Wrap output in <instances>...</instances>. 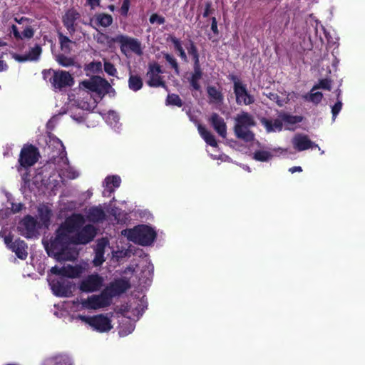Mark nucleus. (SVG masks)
<instances>
[{
    "mask_svg": "<svg viewBox=\"0 0 365 365\" xmlns=\"http://www.w3.org/2000/svg\"><path fill=\"white\" fill-rule=\"evenodd\" d=\"M84 217L74 214L68 217L56 231V236L45 245L49 256L58 261L73 260L78 256L75 247L78 244H87L96 236V229L92 225H86Z\"/></svg>",
    "mask_w": 365,
    "mask_h": 365,
    "instance_id": "f257e3e1",
    "label": "nucleus"
},
{
    "mask_svg": "<svg viewBox=\"0 0 365 365\" xmlns=\"http://www.w3.org/2000/svg\"><path fill=\"white\" fill-rule=\"evenodd\" d=\"M130 287L128 281L125 279L115 280L110 283L101 294H93L87 299L73 302L78 310L81 309H99L110 304L112 298L124 292Z\"/></svg>",
    "mask_w": 365,
    "mask_h": 365,
    "instance_id": "f03ea898",
    "label": "nucleus"
},
{
    "mask_svg": "<svg viewBox=\"0 0 365 365\" xmlns=\"http://www.w3.org/2000/svg\"><path fill=\"white\" fill-rule=\"evenodd\" d=\"M234 131L238 138L247 142L252 141L255 139L254 133L250 128L255 125L254 117L247 112H240L234 118Z\"/></svg>",
    "mask_w": 365,
    "mask_h": 365,
    "instance_id": "7ed1b4c3",
    "label": "nucleus"
},
{
    "mask_svg": "<svg viewBox=\"0 0 365 365\" xmlns=\"http://www.w3.org/2000/svg\"><path fill=\"white\" fill-rule=\"evenodd\" d=\"M121 234L128 240L143 246L151 245L155 239V230L148 225H138L133 229L123 230Z\"/></svg>",
    "mask_w": 365,
    "mask_h": 365,
    "instance_id": "20e7f679",
    "label": "nucleus"
},
{
    "mask_svg": "<svg viewBox=\"0 0 365 365\" xmlns=\"http://www.w3.org/2000/svg\"><path fill=\"white\" fill-rule=\"evenodd\" d=\"M49 284L53 294L60 297H71L75 289L74 282L59 275L51 278Z\"/></svg>",
    "mask_w": 365,
    "mask_h": 365,
    "instance_id": "39448f33",
    "label": "nucleus"
},
{
    "mask_svg": "<svg viewBox=\"0 0 365 365\" xmlns=\"http://www.w3.org/2000/svg\"><path fill=\"white\" fill-rule=\"evenodd\" d=\"M115 41L120 44L121 51L127 56L132 53L137 56H141L143 53L142 44L136 38L125 35H118L115 38Z\"/></svg>",
    "mask_w": 365,
    "mask_h": 365,
    "instance_id": "423d86ee",
    "label": "nucleus"
},
{
    "mask_svg": "<svg viewBox=\"0 0 365 365\" xmlns=\"http://www.w3.org/2000/svg\"><path fill=\"white\" fill-rule=\"evenodd\" d=\"M88 268L87 262H83L79 264L72 266L70 264L62 267L54 266L51 269V272L55 275H59L63 278H78Z\"/></svg>",
    "mask_w": 365,
    "mask_h": 365,
    "instance_id": "0eeeda50",
    "label": "nucleus"
},
{
    "mask_svg": "<svg viewBox=\"0 0 365 365\" xmlns=\"http://www.w3.org/2000/svg\"><path fill=\"white\" fill-rule=\"evenodd\" d=\"M39 153L36 147L25 145L20 153L19 163L21 167L27 168L34 165L38 160Z\"/></svg>",
    "mask_w": 365,
    "mask_h": 365,
    "instance_id": "6e6552de",
    "label": "nucleus"
},
{
    "mask_svg": "<svg viewBox=\"0 0 365 365\" xmlns=\"http://www.w3.org/2000/svg\"><path fill=\"white\" fill-rule=\"evenodd\" d=\"M104 283L103 277L98 274L87 276L79 284L78 288L83 292H94L100 290Z\"/></svg>",
    "mask_w": 365,
    "mask_h": 365,
    "instance_id": "1a4fd4ad",
    "label": "nucleus"
},
{
    "mask_svg": "<svg viewBox=\"0 0 365 365\" xmlns=\"http://www.w3.org/2000/svg\"><path fill=\"white\" fill-rule=\"evenodd\" d=\"M86 88L99 95H105L110 88V84L101 77L95 76L81 83Z\"/></svg>",
    "mask_w": 365,
    "mask_h": 365,
    "instance_id": "9d476101",
    "label": "nucleus"
},
{
    "mask_svg": "<svg viewBox=\"0 0 365 365\" xmlns=\"http://www.w3.org/2000/svg\"><path fill=\"white\" fill-rule=\"evenodd\" d=\"M51 83L55 88L61 89L66 86H71L74 81L71 75L65 71H53Z\"/></svg>",
    "mask_w": 365,
    "mask_h": 365,
    "instance_id": "9b49d317",
    "label": "nucleus"
},
{
    "mask_svg": "<svg viewBox=\"0 0 365 365\" xmlns=\"http://www.w3.org/2000/svg\"><path fill=\"white\" fill-rule=\"evenodd\" d=\"M292 144L293 148L299 152L313 148H318L322 154H324V150H321L318 145L312 142L309 138L304 134L298 133L294 135L292 139Z\"/></svg>",
    "mask_w": 365,
    "mask_h": 365,
    "instance_id": "f8f14e48",
    "label": "nucleus"
},
{
    "mask_svg": "<svg viewBox=\"0 0 365 365\" xmlns=\"http://www.w3.org/2000/svg\"><path fill=\"white\" fill-rule=\"evenodd\" d=\"M234 91L237 104L250 105L254 98L248 93L245 86L237 78H234Z\"/></svg>",
    "mask_w": 365,
    "mask_h": 365,
    "instance_id": "ddd939ff",
    "label": "nucleus"
},
{
    "mask_svg": "<svg viewBox=\"0 0 365 365\" xmlns=\"http://www.w3.org/2000/svg\"><path fill=\"white\" fill-rule=\"evenodd\" d=\"M4 240L6 246L15 252L19 258L25 259L27 257V245L24 241L16 240L12 242V239L10 236H5Z\"/></svg>",
    "mask_w": 365,
    "mask_h": 365,
    "instance_id": "4468645a",
    "label": "nucleus"
},
{
    "mask_svg": "<svg viewBox=\"0 0 365 365\" xmlns=\"http://www.w3.org/2000/svg\"><path fill=\"white\" fill-rule=\"evenodd\" d=\"M162 73L160 66L156 63L150 64L147 72V83L152 87L163 86L164 83L160 76Z\"/></svg>",
    "mask_w": 365,
    "mask_h": 365,
    "instance_id": "2eb2a0df",
    "label": "nucleus"
},
{
    "mask_svg": "<svg viewBox=\"0 0 365 365\" xmlns=\"http://www.w3.org/2000/svg\"><path fill=\"white\" fill-rule=\"evenodd\" d=\"M36 227L37 222L31 216H26L20 222L18 226L20 234L28 238L32 237L35 235Z\"/></svg>",
    "mask_w": 365,
    "mask_h": 365,
    "instance_id": "dca6fc26",
    "label": "nucleus"
},
{
    "mask_svg": "<svg viewBox=\"0 0 365 365\" xmlns=\"http://www.w3.org/2000/svg\"><path fill=\"white\" fill-rule=\"evenodd\" d=\"M108 245V241L106 239L103 238L98 241L95 249V257L93 259L94 266L98 267L105 262L104 252Z\"/></svg>",
    "mask_w": 365,
    "mask_h": 365,
    "instance_id": "f3484780",
    "label": "nucleus"
},
{
    "mask_svg": "<svg viewBox=\"0 0 365 365\" xmlns=\"http://www.w3.org/2000/svg\"><path fill=\"white\" fill-rule=\"evenodd\" d=\"M215 131L222 138H225L227 135V125L224 119L217 113H212L209 118Z\"/></svg>",
    "mask_w": 365,
    "mask_h": 365,
    "instance_id": "a211bd4d",
    "label": "nucleus"
},
{
    "mask_svg": "<svg viewBox=\"0 0 365 365\" xmlns=\"http://www.w3.org/2000/svg\"><path fill=\"white\" fill-rule=\"evenodd\" d=\"M41 53V48L36 45L33 47L26 55H19L15 53H11V57L18 62L37 60Z\"/></svg>",
    "mask_w": 365,
    "mask_h": 365,
    "instance_id": "6ab92c4d",
    "label": "nucleus"
},
{
    "mask_svg": "<svg viewBox=\"0 0 365 365\" xmlns=\"http://www.w3.org/2000/svg\"><path fill=\"white\" fill-rule=\"evenodd\" d=\"M121 179L118 175H110L105 178L103 182L104 190L103 195L108 196L114 192L115 189L120 185Z\"/></svg>",
    "mask_w": 365,
    "mask_h": 365,
    "instance_id": "aec40b11",
    "label": "nucleus"
},
{
    "mask_svg": "<svg viewBox=\"0 0 365 365\" xmlns=\"http://www.w3.org/2000/svg\"><path fill=\"white\" fill-rule=\"evenodd\" d=\"M87 328L99 333L107 332L110 331L113 325L110 324V321H83Z\"/></svg>",
    "mask_w": 365,
    "mask_h": 365,
    "instance_id": "412c9836",
    "label": "nucleus"
},
{
    "mask_svg": "<svg viewBox=\"0 0 365 365\" xmlns=\"http://www.w3.org/2000/svg\"><path fill=\"white\" fill-rule=\"evenodd\" d=\"M262 124L264 126L268 133L279 132L283 128V124L280 118V113L275 119H267L263 118L261 119Z\"/></svg>",
    "mask_w": 365,
    "mask_h": 365,
    "instance_id": "4be33fe9",
    "label": "nucleus"
},
{
    "mask_svg": "<svg viewBox=\"0 0 365 365\" xmlns=\"http://www.w3.org/2000/svg\"><path fill=\"white\" fill-rule=\"evenodd\" d=\"M79 13L73 9H69L66 11L63 16V21L69 31L73 32L75 31V22L79 19Z\"/></svg>",
    "mask_w": 365,
    "mask_h": 365,
    "instance_id": "5701e85b",
    "label": "nucleus"
},
{
    "mask_svg": "<svg viewBox=\"0 0 365 365\" xmlns=\"http://www.w3.org/2000/svg\"><path fill=\"white\" fill-rule=\"evenodd\" d=\"M113 23V18L110 15L107 14H98L91 19V26L95 28L93 24L103 27H108Z\"/></svg>",
    "mask_w": 365,
    "mask_h": 365,
    "instance_id": "b1692460",
    "label": "nucleus"
},
{
    "mask_svg": "<svg viewBox=\"0 0 365 365\" xmlns=\"http://www.w3.org/2000/svg\"><path fill=\"white\" fill-rule=\"evenodd\" d=\"M46 365H73L72 358L66 354H57L46 361Z\"/></svg>",
    "mask_w": 365,
    "mask_h": 365,
    "instance_id": "393cba45",
    "label": "nucleus"
},
{
    "mask_svg": "<svg viewBox=\"0 0 365 365\" xmlns=\"http://www.w3.org/2000/svg\"><path fill=\"white\" fill-rule=\"evenodd\" d=\"M280 118L285 129L293 130V125L302 121V117L299 115H291L286 113H280Z\"/></svg>",
    "mask_w": 365,
    "mask_h": 365,
    "instance_id": "a878e982",
    "label": "nucleus"
},
{
    "mask_svg": "<svg viewBox=\"0 0 365 365\" xmlns=\"http://www.w3.org/2000/svg\"><path fill=\"white\" fill-rule=\"evenodd\" d=\"M118 334L120 336H125L132 333L135 327L133 321H118Z\"/></svg>",
    "mask_w": 365,
    "mask_h": 365,
    "instance_id": "bb28decb",
    "label": "nucleus"
},
{
    "mask_svg": "<svg viewBox=\"0 0 365 365\" xmlns=\"http://www.w3.org/2000/svg\"><path fill=\"white\" fill-rule=\"evenodd\" d=\"M38 212L40 222L43 225L48 226L52 215L51 209L48 206L42 205L38 207Z\"/></svg>",
    "mask_w": 365,
    "mask_h": 365,
    "instance_id": "cd10ccee",
    "label": "nucleus"
},
{
    "mask_svg": "<svg viewBox=\"0 0 365 365\" xmlns=\"http://www.w3.org/2000/svg\"><path fill=\"white\" fill-rule=\"evenodd\" d=\"M197 130L201 137L208 145L215 148L217 147V143L215 136L209 130L200 124L197 125Z\"/></svg>",
    "mask_w": 365,
    "mask_h": 365,
    "instance_id": "c85d7f7f",
    "label": "nucleus"
},
{
    "mask_svg": "<svg viewBox=\"0 0 365 365\" xmlns=\"http://www.w3.org/2000/svg\"><path fill=\"white\" fill-rule=\"evenodd\" d=\"M266 96L270 99L271 101H274L279 106H282L284 104H287L291 98L295 95L294 93H284V98H280L279 96L274 93H269L265 94Z\"/></svg>",
    "mask_w": 365,
    "mask_h": 365,
    "instance_id": "c756f323",
    "label": "nucleus"
},
{
    "mask_svg": "<svg viewBox=\"0 0 365 365\" xmlns=\"http://www.w3.org/2000/svg\"><path fill=\"white\" fill-rule=\"evenodd\" d=\"M207 90L210 103L220 104L222 102V95L216 88L209 86Z\"/></svg>",
    "mask_w": 365,
    "mask_h": 365,
    "instance_id": "7c9ffc66",
    "label": "nucleus"
},
{
    "mask_svg": "<svg viewBox=\"0 0 365 365\" xmlns=\"http://www.w3.org/2000/svg\"><path fill=\"white\" fill-rule=\"evenodd\" d=\"M143 80L138 75L130 74L128 79V87L133 91H138L143 87Z\"/></svg>",
    "mask_w": 365,
    "mask_h": 365,
    "instance_id": "2f4dec72",
    "label": "nucleus"
},
{
    "mask_svg": "<svg viewBox=\"0 0 365 365\" xmlns=\"http://www.w3.org/2000/svg\"><path fill=\"white\" fill-rule=\"evenodd\" d=\"M202 77V72L199 64H194V72L192 75L191 79L190 81L191 86L195 90H199L200 86L198 83L199 80Z\"/></svg>",
    "mask_w": 365,
    "mask_h": 365,
    "instance_id": "473e14b6",
    "label": "nucleus"
},
{
    "mask_svg": "<svg viewBox=\"0 0 365 365\" xmlns=\"http://www.w3.org/2000/svg\"><path fill=\"white\" fill-rule=\"evenodd\" d=\"M88 217L93 222H99L104 219L105 213L101 207H96L89 210Z\"/></svg>",
    "mask_w": 365,
    "mask_h": 365,
    "instance_id": "72a5a7b5",
    "label": "nucleus"
},
{
    "mask_svg": "<svg viewBox=\"0 0 365 365\" xmlns=\"http://www.w3.org/2000/svg\"><path fill=\"white\" fill-rule=\"evenodd\" d=\"M303 98L307 101L312 102L314 104H318L319 102H321L323 98V94L319 91H316V90H314L313 87L310 91V93L304 95Z\"/></svg>",
    "mask_w": 365,
    "mask_h": 365,
    "instance_id": "f704fd0d",
    "label": "nucleus"
},
{
    "mask_svg": "<svg viewBox=\"0 0 365 365\" xmlns=\"http://www.w3.org/2000/svg\"><path fill=\"white\" fill-rule=\"evenodd\" d=\"M58 38L61 51L66 53H69L71 51L72 46L74 45L75 43L62 34H59Z\"/></svg>",
    "mask_w": 365,
    "mask_h": 365,
    "instance_id": "c9c22d12",
    "label": "nucleus"
},
{
    "mask_svg": "<svg viewBox=\"0 0 365 365\" xmlns=\"http://www.w3.org/2000/svg\"><path fill=\"white\" fill-rule=\"evenodd\" d=\"M171 41L174 45L175 49L179 53V55H180V58H182V60L185 62L187 61V55L182 46V44H181V42L180 41V40H178V38H176L175 37H172Z\"/></svg>",
    "mask_w": 365,
    "mask_h": 365,
    "instance_id": "e433bc0d",
    "label": "nucleus"
},
{
    "mask_svg": "<svg viewBox=\"0 0 365 365\" xmlns=\"http://www.w3.org/2000/svg\"><path fill=\"white\" fill-rule=\"evenodd\" d=\"M186 48L190 55L192 56L194 64H199V55L197 53V50L194 43L192 41H190L188 44L186 46Z\"/></svg>",
    "mask_w": 365,
    "mask_h": 365,
    "instance_id": "4c0bfd02",
    "label": "nucleus"
},
{
    "mask_svg": "<svg viewBox=\"0 0 365 365\" xmlns=\"http://www.w3.org/2000/svg\"><path fill=\"white\" fill-rule=\"evenodd\" d=\"M272 157V155L270 152L267 150H258L256 151L254 153V159L258 161H268Z\"/></svg>",
    "mask_w": 365,
    "mask_h": 365,
    "instance_id": "58836bf2",
    "label": "nucleus"
},
{
    "mask_svg": "<svg viewBox=\"0 0 365 365\" xmlns=\"http://www.w3.org/2000/svg\"><path fill=\"white\" fill-rule=\"evenodd\" d=\"M56 61L62 66L68 67L74 64V59L71 57H66L62 54H59L56 57Z\"/></svg>",
    "mask_w": 365,
    "mask_h": 365,
    "instance_id": "ea45409f",
    "label": "nucleus"
},
{
    "mask_svg": "<svg viewBox=\"0 0 365 365\" xmlns=\"http://www.w3.org/2000/svg\"><path fill=\"white\" fill-rule=\"evenodd\" d=\"M130 307L126 306L125 308L123 310L122 317H126L128 319H130L133 317H140L142 315V313L144 312V307L141 308L140 310L138 309H132L133 315L127 314L129 312Z\"/></svg>",
    "mask_w": 365,
    "mask_h": 365,
    "instance_id": "a19ab883",
    "label": "nucleus"
},
{
    "mask_svg": "<svg viewBox=\"0 0 365 365\" xmlns=\"http://www.w3.org/2000/svg\"><path fill=\"white\" fill-rule=\"evenodd\" d=\"M66 168L63 170H62V173L61 175H63V176L70 178V179H75L78 176V173L73 168H71L68 165H66Z\"/></svg>",
    "mask_w": 365,
    "mask_h": 365,
    "instance_id": "79ce46f5",
    "label": "nucleus"
},
{
    "mask_svg": "<svg viewBox=\"0 0 365 365\" xmlns=\"http://www.w3.org/2000/svg\"><path fill=\"white\" fill-rule=\"evenodd\" d=\"M119 116L115 111H109L106 115V121L111 126H115L118 122Z\"/></svg>",
    "mask_w": 365,
    "mask_h": 365,
    "instance_id": "37998d69",
    "label": "nucleus"
},
{
    "mask_svg": "<svg viewBox=\"0 0 365 365\" xmlns=\"http://www.w3.org/2000/svg\"><path fill=\"white\" fill-rule=\"evenodd\" d=\"M167 102L170 105L177 106L179 107L182 106L180 97L175 94L169 95L167 98Z\"/></svg>",
    "mask_w": 365,
    "mask_h": 365,
    "instance_id": "c03bdc74",
    "label": "nucleus"
},
{
    "mask_svg": "<svg viewBox=\"0 0 365 365\" xmlns=\"http://www.w3.org/2000/svg\"><path fill=\"white\" fill-rule=\"evenodd\" d=\"M326 89V90H330L331 89V83L330 81L327 79H322L319 81V82L314 86V90L317 89Z\"/></svg>",
    "mask_w": 365,
    "mask_h": 365,
    "instance_id": "a18cd8bd",
    "label": "nucleus"
},
{
    "mask_svg": "<svg viewBox=\"0 0 365 365\" xmlns=\"http://www.w3.org/2000/svg\"><path fill=\"white\" fill-rule=\"evenodd\" d=\"M21 37L20 40H23V39H26V38L29 39L34 36V31L31 27L28 26V27L25 28L24 31L22 33H21Z\"/></svg>",
    "mask_w": 365,
    "mask_h": 365,
    "instance_id": "49530a36",
    "label": "nucleus"
},
{
    "mask_svg": "<svg viewBox=\"0 0 365 365\" xmlns=\"http://www.w3.org/2000/svg\"><path fill=\"white\" fill-rule=\"evenodd\" d=\"M164 56H165V60L170 64V66L175 70V71H178V63L175 60V58L168 54V53H165L164 54Z\"/></svg>",
    "mask_w": 365,
    "mask_h": 365,
    "instance_id": "de8ad7c7",
    "label": "nucleus"
},
{
    "mask_svg": "<svg viewBox=\"0 0 365 365\" xmlns=\"http://www.w3.org/2000/svg\"><path fill=\"white\" fill-rule=\"evenodd\" d=\"M342 108V103L341 101H338L334 106L331 108L332 118L335 120L337 114L340 112Z\"/></svg>",
    "mask_w": 365,
    "mask_h": 365,
    "instance_id": "09e8293b",
    "label": "nucleus"
},
{
    "mask_svg": "<svg viewBox=\"0 0 365 365\" xmlns=\"http://www.w3.org/2000/svg\"><path fill=\"white\" fill-rule=\"evenodd\" d=\"M104 70L107 73H108L110 76H115L117 73V71L114 66L109 62L104 63Z\"/></svg>",
    "mask_w": 365,
    "mask_h": 365,
    "instance_id": "8fccbe9b",
    "label": "nucleus"
},
{
    "mask_svg": "<svg viewBox=\"0 0 365 365\" xmlns=\"http://www.w3.org/2000/svg\"><path fill=\"white\" fill-rule=\"evenodd\" d=\"M165 18L158 15L157 14H153L150 17V22L151 24L157 23L160 25L165 23Z\"/></svg>",
    "mask_w": 365,
    "mask_h": 365,
    "instance_id": "3c124183",
    "label": "nucleus"
},
{
    "mask_svg": "<svg viewBox=\"0 0 365 365\" xmlns=\"http://www.w3.org/2000/svg\"><path fill=\"white\" fill-rule=\"evenodd\" d=\"M130 7V0H124L120 8V12L123 16L128 14Z\"/></svg>",
    "mask_w": 365,
    "mask_h": 365,
    "instance_id": "603ef678",
    "label": "nucleus"
},
{
    "mask_svg": "<svg viewBox=\"0 0 365 365\" xmlns=\"http://www.w3.org/2000/svg\"><path fill=\"white\" fill-rule=\"evenodd\" d=\"M101 68V63L100 62L91 63L87 66V69L93 71H98Z\"/></svg>",
    "mask_w": 365,
    "mask_h": 365,
    "instance_id": "864d4df0",
    "label": "nucleus"
},
{
    "mask_svg": "<svg viewBox=\"0 0 365 365\" xmlns=\"http://www.w3.org/2000/svg\"><path fill=\"white\" fill-rule=\"evenodd\" d=\"M12 32L14 34V37L16 39H20L21 37V33L18 31L17 27L15 25L11 26Z\"/></svg>",
    "mask_w": 365,
    "mask_h": 365,
    "instance_id": "5fc2aeb1",
    "label": "nucleus"
},
{
    "mask_svg": "<svg viewBox=\"0 0 365 365\" xmlns=\"http://www.w3.org/2000/svg\"><path fill=\"white\" fill-rule=\"evenodd\" d=\"M22 204L18 203V204H12L11 207V211L14 213L19 212L22 209Z\"/></svg>",
    "mask_w": 365,
    "mask_h": 365,
    "instance_id": "6e6d98bb",
    "label": "nucleus"
},
{
    "mask_svg": "<svg viewBox=\"0 0 365 365\" xmlns=\"http://www.w3.org/2000/svg\"><path fill=\"white\" fill-rule=\"evenodd\" d=\"M211 29L214 33H217V24L215 17L212 19Z\"/></svg>",
    "mask_w": 365,
    "mask_h": 365,
    "instance_id": "4d7b16f0",
    "label": "nucleus"
},
{
    "mask_svg": "<svg viewBox=\"0 0 365 365\" xmlns=\"http://www.w3.org/2000/svg\"><path fill=\"white\" fill-rule=\"evenodd\" d=\"M87 2L91 9H94L99 5L100 0H87Z\"/></svg>",
    "mask_w": 365,
    "mask_h": 365,
    "instance_id": "13d9d810",
    "label": "nucleus"
},
{
    "mask_svg": "<svg viewBox=\"0 0 365 365\" xmlns=\"http://www.w3.org/2000/svg\"><path fill=\"white\" fill-rule=\"evenodd\" d=\"M289 171L292 173H294L295 172H302V168L300 166H294V167L290 168L289 169Z\"/></svg>",
    "mask_w": 365,
    "mask_h": 365,
    "instance_id": "bf43d9fd",
    "label": "nucleus"
},
{
    "mask_svg": "<svg viewBox=\"0 0 365 365\" xmlns=\"http://www.w3.org/2000/svg\"><path fill=\"white\" fill-rule=\"evenodd\" d=\"M210 13V5L209 4H206V7H205V11L203 13V16L205 17H207V16H209Z\"/></svg>",
    "mask_w": 365,
    "mask_h": 365,
    "instance_id": "052dcab7",
    "label": "nucleus"
},
{
    "mask_svg": "<svg viewBox=\"0 0 365 365\" xmlns=\"http://www.w3.org/2000/svg\"><path fill=\"white\" fill-rule=\"evenodd\" d=\"M8 66L4 61H0V72L6 71Z\"/></svg>",
    "mask_w": 365,
    "mask_h": 365,
    "instance_id": "680f3d73",
    "label": "nucleus"
},
{
    "mask_svg": "<svg viewBox=\"0 0 365 365\" xmlns=\"http://www.w3.org/2000/svg\"><path fill=\"white\" fill-rule=\"evenodd\" d=\"M7 215H8L7 210H0V220L1 218L4 219L6 217H7Z\"/></svg>",
    "mask_w": 365,
    "mask_h": 365,
    "instance_id": "e2e57ef3",
    "label": "nucleus"
},
{
    "mask_svg": "<svg viewBox=\"0 0 365 365\" xmlns=\"http://www.w3.org/2000/svg\"><path fill=\"white\" fill-rule=\"evenodd\" d=\"M15 21L19 24H22L24 21H28V19L26 18H21L20 19H15Z\"/></svg>",
    "mask_w": 365,
    "mask_h": 365,
    "instance_id": "0e129e2a",
    "label": "nucleus"
},
{
    "mask_svg": "<svg viewBox=\"0 0 365 365\" xmlns=\"http://www.w3.org/2000/svg\"><path fill=\"white\" fill-rule=\"evenodd\" d=\"M109 9L113 11L115 9V6L113 5H110L109 6Z\"/></svg>",
    "mask_w": 365,
    "mask_h": 365,
    "instance_id": "69168bd1",
    "label": "nucleus"
},
{
    "mask_svg": "<svg viewBox=\"0 0 365 365\" xmlns=\"http://www.w3.org/2000/svg\"><path fill=\"white\" fill-rule=\"evenodd\" d=\"M75 119H76L77 121L81 122V121H82V120H83V117H81H81H79V118H75Z\"/></svg>",
    "mask_w": 365,
    "mask_h": 365,
    "instance_id": "338daca9",
    "label": "nucleus"
},
{
    "mask_svg": "<svg viewBox=\"0 0 365 365\" xmlns=\"http://www.w3.org/2000/svg\"><path fill=\"white\" fill-rule=\"evenodd\" d=\"M5 45V43L0 41V47Z\"/></svg>",
    "mask_w": 365,
    "mask_h": 365,
    "instance_id": "774afa93",
    "label": "nucleus"
}]
</instances>
